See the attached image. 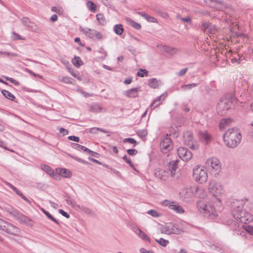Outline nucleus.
<instances>
[{
	"instance_id": "1",
	"label": "nucleus",
	"mask_w": 253,
	"mask_h": 253,
	"mask_svg": "<svg viewBox=\"0 0 253 253\" xmlns=\"http://www.w3.org/2000/svg\"><path fill=\"white\" fill-rule=\"evenodd\" d=\"M223 138L227 147L234 148L240 143L242 135L239 128L234 127L228 129L225 132Z\"/></svg>"
},
{
	"instance_id": "2",
	"label": "nucleus",
	"mask_w": 253,
	"mask_h": 253,
	"mask_svg": "<svg viewBox=\"0 0 253 253\" xmlns=\"http://www.w3.org/2000/svg\"><path fill=\"white\" fill-rule=\"evenodd\" d=\"M232 214L233 217L241 223L247 224L253 220L251 214L246 211L243 210L242 207L238 206L232 210Z\"/></svg>"
},
{
	"instance_id": "3",
	"label": "nucleus",
	"mask_w": 253,
	"mask_h": 253,
	"mask_svg": "<svg viewBox=\"0 0 253 253\" xmlns=\"http://www.w3.org/2000/svg\"><path fill=\"white\" fill-rule=\"evenodd\" d=\"M208 189L209 194L220 202L221 200L219 196L224 193L222 186L219 183L215 181H211L209 183Z\"/></svg>"
},
{
	"instance_id": "4",
	"label": "nucleus",
	"mask_w": 253,
	"mask_h": 253,
	"mask_svg": "<svg viewBox=\"0 0 253 253\" xmlns=\"http://www.w3.org/2000/svg\"><path fill=\"white\" fill-rule=\"evenodd\" d=\"M0 230L14 236H18L20 232L17 227L1 218H0Z\"/></svg>"
},
{
	"instance_id": "5",
	"label": "nucleus",
	"mask_w": 253,
	"mask_h": 253,
	"mask_svg": "<svg viewBox=\"0 0 253 253\" xmlns=\"http://www.w3.org/2000/svg\"><path fill=\"white\" fill-rule=\"evenodd\" d=\"M193 178L200 183H203L207 181L208 179V174L206 170L203 167L197 166L193 170Z\"/></svg>"
},
{
	"instance_id": "6",
	"label": "nucleus",
	"mask_w": 253,
	"mask_h": 253,
	"mask_svg": "<svg viewBox=\"0 0 253 253\" xmlns=\"http://www.w3.org/2000/svg\"><path fill=\"white\" fill-rule=\"evenodd\" d=\"M197 206L201 213L208 214L209 216H216V212L212 206L206 204L203 201H199L197 202Z\"/></svg>"
},
{
	"instance_id": "7",
	"label": "nucleus",
	"mask_w": 253,
	"mask_h": 253,
	"mask_svg": "<svg viewBox=\"0 0 253 253\" xmlns=\"http://www.w3.org/2000/svg\"><path fill=\"white\" fill-rule=\"evenodd\" d=\"M232 103L228 98H221L217 106V111L219 115L223 116L226 114V111L231 108Z\"/></svg>"
},
{
	"instance_id": "8",
	"label": "nucleus",
	"mask_w": 253,
	"mask_h": 253,
	"mask_svg": "<svg viewBox=\"0 0 253 253\" xmlns=\"http://www.w3.org/2000/svg\"><path fill=\"white\" fill-rule=\"evenodd\" d=\"M161 231L162 233L169 235L172 234H180L182 230L178 228L177 225L169 223L163 225L161 227Z\"/></svg>"
},
{
	"instance_id": "9",
	"label": "nucleus",
	"mask_w": 253,
	"mask_h": 253,
	"mask_svg": "<svg viewBox=\"0 0 253 253\" xmlns=\"http://www.w3.org/2000/svg\"><path fill=\"white\" fill-rule=\"evenodd\" d=\"M206 165L209 169L214 174L218 173L221 169L219 161L216 158H211L207 160Z\"/></svg>"
},
{
	"instance_id": "10",
	"label": "nucleus",
	"mask_w": 253,
	"mask_h": 253,
	"mask_svg": "<svg viewBox=\"0 0 253 253\" xmlns=\"http://www.w3.org/2000/svg\"><path fill=\"white\" fill-rule=\"evenodd\" d=\"M160 146L162 152L165 154L173 149L172 142L168 134L162 139Z\"/></svg>"
},
{
	"instance_id": "11",
	"label": "nucleus",
	"mask_w": 253,
	"mask_h": 253,
	"mask_svg": "<svg viewBox=\"0 0 253 253\" xmlns=\"http://www.w3.org/2000/svg\"><path fill=\"white\" fill-rule=\"evenodd\" d=\"M162 204L164 206L168 207L170 210L173 211L177 213L182 214L184 212L183 208L175 202L165 200L162 202Z\"/></svg>"
},
{
	"instance_id": "12",
	"label": "nucleus",
	"mask_w": 253,
	"mask_h": 253,
	"mask_svg": "<svg viewBox=\"0 0 253 253\" xmlns=\"http://www.w3.org/2000/svg\"><path fill=\"white\" fill-rule=\"evenodd\" d=\"M193 187L183 188L179 193V197L181 200L185 202H189L194 196Z\"/></svg>"
},
{
	"instance_id": "13",
	"label": "nucleus",
	"mask_w": 253,
	"mask_h": 253,
	"mask_svg": "<svg viewBox=\"0 0 253 253\" xmlns=\"http://www.w3.org/2000/svg\"><path fill=\"white\" fill-rule=\"evenodd\" d=\"M80 30L87 37L92 39L100 40L102 37V35L100 32L94 29L80 27Z\"/></svg>"
},
{
	"instance_id": "14",
	"label": "nucleus",
	"mask_w": 253,
	"mask_h": 253,
	"mask_svg": "<svg viewBox=\"0 0 253 253\" xmlns=\"http://www.w3.org/2000/svg\"><path fill=\"white\" fill-rule=\"evenodd\" d=\"M177 154L179 158L184 161H188L192 158V154L191 151L184 147H179L177 149Z\"/></svg>"
},
{
	"instance_id": "15",
	"label": "nucleus",
	"mask_w": 253,
	"mask_h": 253,
	"mask_svg": "<svg viewBox=\"0 0 253 253\" xmlns=\"http://www.w3.org/2000/svg\"><path fill=\"white\" fill-rule=\"evenodd\" d=\"M7 211L10 215L14 217L16 219H19L24 223H27L30 219L27 217L19 213L16 210L11 208H8Z\"/></svg>"
},
{
	"instance_id": "16",
	"label": "nucleus",
	"mask_w": 253,
	"mask_h": 253,
	"mask_svg": "<svg viewBox=\"0 0 253 253\" xmlns=\"http://www.w3.org/2000/svg\"><path fill=\"white\" fill-rule=\"evenodd\" d=\"M183 141L185 144L190 145V148L194 149L195 146L193 144V137L191 132L187 131L183 134Z\"/></svg>"
},
{
	"instance_id": "17",
	"label": "nucleus",
	"mask_w": 253,
	"mask_h": 253,
	"mask_svg": "<svg viewBox=\"0 0 253 253\" xmlns=\"http://www.w3.org/2000/svg\"><path fill=\"white\" fill-rule=\"evenodd\" d=\"M21 22L23 25L28 27L30 30L37 32L38 27L29 18L26 17H23L21 19Z\"/></svg>"
},
{
	"instance_id": "18",
	"label": "nucleus",
	"mask_w": 253,
	"mask_h": 253,
	"mask_svg": "<svg viewBox=\"0 0 253 253\" xmlns=\"http://www.w3.org/2000/svg\"><path fill=\"white\" fill-rule=\"evenodd\" d=\"M132 230L141 239L150 242V239L148 236L138 227L133 226Z\"/></svg>"
},
{
	"instance_id": "19",
	"label": "nucleus",
	"mask_w": 253,
	"mask_h": 253,
	"mask_svg": "<svg viewBox=\"0 0 253 253\" xmlns=\"http://www.w3.org/2000/svg\"><path fill=\"white\" fill-rule=\"evenodd\" d=\"M155 175L156 177L165 181L167 180V177L169 175V171L161 169H158L155 170Z\"/></svg>"
},
{
	"instance_id": "20",
	"label": "nucleus",
	"mask_w": 253,
	"mask_h": 253,
	"mask_svg": "<svg viewBox=\"0 0 253 253\" xmlns=\"http://www.w3.org/2000/svg\"><path fill=\"white\" fill-rule=\"evenodd\" d=\"M193 191L194 196L199 198H204L207 195L206 192L201 187L194 186L193 187Z\"/></svg>"
},
{
	"instance_id": "21",
	"label": "nucleus",
	"mask_w": 253,
	"mask_h": 253,
	"mask_svg": "<svg viewBox=\"0 0 253 253\" xmlns=\"http://www.w3.org/2000/svg\"><path fill=\"white\" fill-rule=\"evenodd\" d=\"M157 47L159 48L161 51L167 52L170 55H173L177 52V49L176 48H174L168 46L164 45H158Z\"/></svg>"
},
{
	"instance_id": "22",
	"label": "nucleus",
	"mask_w": 253,
	"mask_h": 253,
	"mask_svg": "<svg viewBox=\"0 0 253 253\" xmlns=\"http://www.w3.org/2000/svg\"><path fill=\"white\" fill-rule=\"evenodd\" d=\"M140 91L139 87L132 88L125 91V95L128 97L134 98L138 96V92Z\"/></svg>"
},
{
	"instance_id": "23",
	"label": "nucleus",
	"mask_w": 253,
	"mask_h": 253,
	"mask_svg": "<svg viewBox=\"0 0 253 253\" xmlns=\"http://www.w3.org/2000/svg\"><path fill=\"white\" fill-rule=\"evenodd\" d=\"M178 160L170 162L169 165V169L168 171H169V174H170L172 177H174L175 175V171L177 168Z\"/></svg>"
},
{
	"instance_id": "24",
	"label": "nucleus",
	"mask_w": 253,
	"mask_h": 253,
	"mask_svg": "<svg viewBox=\"0 0 253 253\" xmlns=\"http://www.w3.org/2000/svg\"><path fill=\"white\" fill-rule=\"evenodd\" d=\"M199 137L200 139L205 141L207 144L211 139V135L207 131H201L199 132Z\"/></svg>"
},
{
	"instance_id": "25",
	"label": "nucleus",
	"mask_w": 253,
	"mask_h": 253,
	"mask_svg": "<svg viewBox=\"0 0 253 253\" xmlns=\"http://www.w3.org/2000/svg\"><path fill=\"white\" fill-rule=\"evenodd\" d=\"M113 31L116 34L121 36L123 33L124 29L122 24H116L114 26Z\"/></svg>"
},
{
	"instance_id": "26",
	"label": "nucleus",
	"mask_w": 253,
	"mask_h": 253,
	"mask_svg": "<svg viewBox=\"0 0 253 253\" xmlns=\"http://www.w3.org/2000/svg\"><path fill=\"white\" fill-rule=\"evenodd\" d=\"M1 92L6 98L11 101H14L15 99L14 95L6 90L2 89L1 90Z\"/></svg>"
},
{
	"instance_id": "27",
	"label": "nucleus",
	"mask_w": 253,
	"mask_h": 253,
	"mask_svg": "<svg viewBox=\"0 0 253 253\" xmlns=\"http://www.w3.org/2000/svg\"><path fill=\"white\" fill-rule=\"evenodd\" d=\"M148 85L152 88H156L159 85V81L155 78L150 79L148 82Z\"/></svg>"
},
{
	"instance_id": "28",
	"label": "nucleus",
	"mask_w": 253,
	"mask_h": 253,
	"mask_svg": "<svg viewBox=\"0 0 253 253\" xmlns=\"http://www.w3.org/2000/svg\"><path fill=\"white\" fill-rule=\"evenodd\" d=\"M96 19L97 21L101 25H105L106 23V21L104 16L102 13H98L96 15Z\"/></svg>"
},
{
	"instance_id": "29",
	"label": "nucleus",
	"mask_w": 253,
	"mask_h": 253,
	"mask_svg": "<svg viewBox=\"0 0 253 253\" xmlns=\"http://www.w3.org/2000/svg\"><path fill=\"white\" fill-rule=\"evenodd\" d=\"M72 63L75 67L77 68L80 67L83 64V62L81 59L80 57L78 56H75L72 59Z\"/></svg>"
},
{
	"instance_id": "30",
	"label": "nucleus",
	"mask_w": 253,
	"mask_h": 253,
	"mask_svg": "<svg viewBox=\"0 0 253 253\" xmlns=\"http://www.w3.org/2000/svg\"><path fill=\"white\" fill-rule=\"evenodd\" d=\"M232 120L230 118L222 119L219 125L220 129H223L226 125L230 124Z\"/></svg>"
},
{
	"instance_id": "31",
	"label": "nucleus",
	"mask_w": 253,
	"mask_h": 253,
	"mask_svg": "<svg viewBox=\"0 0 253 253\" xmlns=\"http://www.w3.org/2000/svg\"><path fill=\"white\" fill-rule=\"evenodd\" d=\"M71 146L73 148L79 151H83L84 152H86V150H87V148L75 143H72L71 144Z\"/></svg>"
},
{
	"instance_id": "32",
	"label": "nucleus",
	"mask_w": 253,
	"mask_h": 253,
	"mask_svg": "<svg viewBox=\"0 0 253 253\" xmlns=\"http://www.w3.org/2000/svg\"><path fill=\"white\" fill-rule=\"evenodd\" d=\"M86 6L88 9L92 12H94L96 10V5L91 1H87L86 2Z\"/></svg>"
},
{
	"instance_id": "33",
	"label": "nucleus",
	"mask_w": 253,
	"mask_h": 253,
	"mask_svg": "<svg viewBox=\"0 0 253 253\" xmlns=\"http://www.w3.org/2000/svg\"><path fill=\"white\" fill-rule=\"evenodd\" d=\"M59 172L61 175L65 177H70L71 176V172L66 169H60Z\"/></svg>"
},
{
	"instance_id": "34",
	"label": "nucleus",
	"mask_w": 253,
	"mask_h": 253,
	"mask_svg": "<svg viewBox=\"0 0 253 253\" xmlns=\"http://www.w3.org/2000/svg\"><path fill=\"white\" fill-rule=\"evenodd\" d=\"M79 207L80 209V210H81L83 211L88 214L89 215L92 216L94 215V212L90 209L87 207L80 206H79Z\"/></svg>"
},
{
	"instance_id": "35",
	"label": "nucleus",
	"mask_w": 253,
	"mask_h": 253,
	"mask_svg": "<svg viewBox=\"0 0 253 253\" xmlns=\"http://www.w3.org/2000/svg\"><path fill=\"white\" fill-rule=\"evenodd\" d=\"M155 241L163 247H166L169 243L168 240H165L162 238L160 239H155Z\"/></svg>"
},
{
	"instance_id": "36",
	"label": "nucleus",
	"mask_w": 253,
	"mask_h": 253,
	"mask_svg": "<svg viewBox=\"0 0 253 253\" xmlns=\"http://www.w3.org/2000/svg\"><path fill=\"white\" fill-rule=\"evenodd\" d=\"M217 29L214 25H211L209 26V27L206 32L209 34L213 35L215 33Z\"/></svg>"
},
{
	"instance_id": "37",
	"label": "nucleus",
	"mask_w": 253,
	"mask_h": 253,
	"mask_svg": "<svg viewBox=\"0 0 253 253\" xmlns=\"http://www.w3.org/2000/svg\"><path fill=\"white\" fill-rule=\"evenodd\" d=\"M244 229L248 233L253 235V226L249 225H243Z\"/></svg>"
},
{
	"instance_id": "38",
	"label": "nucleus",
	"mask_w": 253,
	"mask_h": 253,
	"mask_svg": "<svg viewBox=\"0 0 253 253\" xmlns=\"http://www.w3.org/2000/svg\"><path fill=\"white\" fill-rule=\"evenodd\" d=\"M42 169L46 171L47 173H49V174H51L53 173L52 169L50 168V167L45 165H41Z\"/></svg>"
},
{
	"instance_id": "39",
	"label": "nucleus",
	"mask_w": 253,
	"mask_h": 253,
	"mask_svg": "<svg viewBox=\"0 0 253 253\" xmlns=\"http://www.w3.org/2000/svg\"><path fill=\"white\" fill-rule=\"evenodd\" d=\"M198 85L196 83H193L191 84H187L183 85L182 86V88L184 89V90H189L191 89L193 87H195L197 86Z\"/></svg>"
},
{
	"instance_id": "40",
	"label": "nucleus",
	"mask_w": 253,
	"mask_h": 253,
	"mask_svg": "<svg viewBox=\"0 0 253 253\" xmlns=\"http://www.w3.org/2000/svg\"><path fill=\"white\" fill-rule=\"evenodd\" d=\"M144 16H145V19L148 22H152V23H157V19L152 17V16H151L149 15H148L147 14H144Z\"/></svg>"
},
{
	"instance_id": "41",
	"label": "nucleus",
	"mask_w": 253,
	"mask_h": 253,
	"mask_svg": "<svg viewBox=\"0 0 253 253\" xmlns=\"http://www.w3.org/2000/svg\"><path fill=\"white\" fill-rule=\"evenodd\" d=\"M123 160L125 161V162L128 164L129 166L132 168L133 169H135V167L133 165V164L132 163L130 159L127 157L126 155H125L123 157Z\"/></svg>"
},
{
	"instance_id": "42",
	"label": "nucleus",
	"mask_w": 253,
	"mask_h": 253,
	"mask_svg": "<svg viewBox=\"0 0 253 253\" xmlns=\"http://www.w3.org/2000/svg\"><path fill=\"white\" fill-rule=\"evenodd\" d=\"M69 156L71 158H72L73 159H74V160H75L76 161L79 162H80L83 164H85V165H88L89 164L88 162H87V161H85L79 157H76V156H73V155H69Z\"/></svg>"
},
{
	"instance_id": "43",
	"label": "nucleus",
	"mask_w": 253,
	"mask_h": 253,
	"mask_svg": "<svg viewBox=\"0 0 253 253\" xmlns=\"http://www.w3.org/2000/svg\"><path fill=\"white\" fill-rule=\"evenodd\" d=\"M51 10L59 14H62L63 12V10L60 7L52 6L51 7Z\"/></svg>"
},
{
	"instance_id": "44",
	"label": "nucleus",
	"mask_w": 253,
	"mask_h": 253,
	"mask_svg": "<svg viewBox=\"0 0 253 253\" xmlns=\"http://www.w3.org/2000/svg\"><path fill=\"white\" fill-rule=\"evenodd\" d=\"M210 23L207 22H204L202 23L201 25V29L204 32H206L208 30L209 26L210 25Z\"/></svg>"
},
{
	"instance_id": "45",
	"label": "nucleus",
	"mask_w": 253,
	"mask_h": 253,
	"mask_svg": "<svg viewBox=\"0 0 253 253\" xmlns=\"http://www.w3.org/2000/svg\"><path fill=\"white\" fill-rule=\"evenodd\" d=\"M130 25L133 27L134 28L137 29V30H138V29H140L141 28V25L140 24L137 23V22H135V21H134L133 20H130Z\"/></svg>"
},
{
	"instance_id": "46",
	"label": "nucleus",
	"mask_w": 253,
	"mask_h": 253,
	"mask_svg": "<svg viewBox=\"0 0 253 253\" xmlns=\"http://www.w3.org/2000/svg\"><path fill=\"white\" fill-rule=\"evenodd\" d=\"M3 77L5 79L6 81L10 82V83L13 84L15 85H18L19 84V83L17 81L12 78L5 76H4Z\"/></svg>"
},
{
	"instance_id": "47",
	"label": "nucleus",
	"mask_w": 253,
	"mask_h": 253,
	"mask_svg": "<svg viewBox=\"0 0 253 253\" xmlns=\"http://www.w3.org/2000/svg\"><path fill=\"white\" fill-rule=\"evenodd\" d=\"M93 130H97L104 133H108L109 131L107 130L99 127H93L90 129V132L93 133H96V132H93Z\"/></svg>"
},
{
	"instance_id": "48",
	"label": "nucleus",
	"mask_w": 253,
	"mask_h": 253,
	"mask_svg": "<svg viewBox=\"0 0 253 253\" xmlns=\"http://www.w3.org/2000/svg\"><path fill=\"white\" fill-rule=\"evenodd\" d=\"M86 152H87V153L90 154L91 156H93L97 158H98L100 156V154L99 153L94 152V151H92L88 148H87V150H86Z\"/></svg>"
},
{
	"instance_id": "49",
	"label": "nucleus",
	"mask_w": 253,
	"mask_h": 253,
	"mask_svg": "<svg viewBox=\"0 0 253 253\" xmlns=\"http://www.w3.org/2000/svg\"><path fill=\"white\" fill-rule=\"evenodd\" d=\"M6 184L9 187H10L17 195H19L20 194V193H21L17 188H16L15 186H14L11 184H10L8 182H6Z\"/></svg>"
},
{
	"instance_id": "50",
	"label": "nucleus",
	"mask_w": 253,
	"mask_h": 253,
	"mask_svg": "<svg viewBox=\"0 0 253 253\" xmlns=\"http://www.w3.org/2000/svg\"><path fill=\"white\" fill-rule=\"evenodd\" d=\"M147 213L153 217H159V213L155 210H151L148 211Z\"/></svg>"
},
{
	"instance_id": "51",
	"label": "nucleus",
	"mask_w": 253,
	"mask_h": 253,
	"mask_svg": "<svg viewBox=\"0 0 253 253\" xmlns=\"http://www.w3.org/2000/svg\"><path fill=\"white\" fill-rule=\"evenodd\" d=\"M72 80L73 79L71 78L68 77H64L62 78L61 81L66 83V84H72Z\"/></svg>"
},
{
	"instance_id": "52",
	"label": "nucleus",
	"mask_w": 253,
	"mask_h": 253,
	"mask_svg": "<svg viewBox=\"0 0 253 253\" xmlns=\"http://www.w3.org/2000/svg\"><path fill=\"white\" fill-rule=\"evenodd\" d=\"M65 201L68 205H70L73 207L75 206V202L71 199V198L69 196H66Z\"/></svg>"
},
{
	"instance_id": "53",
	"label": "nucleus",
	"mask_w": 253,
	"mask_h": 253,
	"mask_svg": "<svg viewBox=\"0 0 253 253\" xmlns=\"http://www.w3.org/2000/svg\"><path fill=\"white\" fill-rule=\"evenodd\" d=\"M140 72H144L145 74V76H147L148 72L147 71H146L145 69H140L139 71L137 72V75L138 76L140 77H144V74L140 73Z\"/></svg>"
},
{
	"instance_id": "54",
	"label": "nucleus",
	"mask_w": 253,
	"mask_h": 253,
	"mask_svg": "<svg viewBox=\"0 0 253 253\" xmlns=\"http://www.w3.org/2000/svg\"><path fill=\"white\" fill-rule=\"evenodd\" d=\"M100 109V107L96 104L91 106L89 108V110L93 112H97Z\"/></svg>"
},
{
	"instance_id": "55",
	"label": "nucleus",
	"mask_w": 253,
	"mask_h": 253,
	"mask_svg": "<svg viewBox=\"0 0 253 253\" xmlns=\"http://www.w3.org/2000/svg\"><path fill=\"white\" fill-rule=\"evenodd\" d=\"M127 153L130 156H134L138 153V151L134 149H127L126 150Z\"/></svg>"
},
{
	"instance_id": "56",
	"label": "nucleus",
	"mask_w": 253,
	"mask_h": 253,
	"mask_svg": "<svg viewBox=\"0 0 253 253\" xmlns=\"http://www.w3.org/2000/svg\"><path fill=\"white\" fill-rule=\"evenodd\" d=\"M161 104V102L158 101V100H155L153 103L151 104L150 107L151 109H155L157 106Z\"/></svg>"
},
{
	"instance_id": "57",
	"label": "nucleus",
	"mask_w": 253,
	"mask_h": 253,
	"mask_svg": "<svg viewBox=\"0 0 253 253\" xmlns=\"http://www.w3.org/2000/svg\"><path fill=\"white\" fill-rule=\"evenodd\" d=\"M124 142H128L130 144H135L136 143V140L134 138H125L124 140Z\"/></svg>"
},
{
	"instance_id": "58",
	"label": "nucleus",
	"mask_w": 253,
	"mask_h": 253,
	"mask_svg": "<svg viewBox=\"0 0 253 253\" xmlns=\"http://www.w3.org/2000/svg\"><path fill=\"white\" fill-rule=\"evenodd\" d=\"M167 93H163L159 97H158L155 100H158V101L162 103V101L164 100L165 98L167 97Z\"/></svg>"
},
{
	"instance_id": "59",
	"label": "nucleus",
	"mask_w": 253,
	"mask_h": 253,
	"mask_svg": "<svg viewBox=\"0 0 253 253\" xmlns=\"http://www.w3.org/2000/svg\"><path fill=\"white\" fill-rule=\"evenodd\" d=\"M187 68H183L181 69L179 72H178L177 73V75L179 76H183L186 74V73L187 71Z\"/></svg>"
},
{
	"instance_id": "60",
	"label": "nucleus",
	"mask_w": 253,
	"mask_h": 253,
	"mask_svg": "<svg viewBox=\"0 0 253 253\" xmlns=\"http://www.w3.org/2000/svg\"><path fill=\"white\" fill-rule=\"evenodd\" d=\"M68 139L69 140H72V141H74L77 142H78L80 141L79 137L78 136H72V135L69 136H68Z\"/></svg>"
},
{
	"instance_id": "61",
	"label": "nucleus",
	"mask_w": 253,
	"mask_h": 253,
	"mask_svg": "<svg viewBox=\"0 0 253 253\" xmlns=\"http://www.w3.org/2000/svg\"><path fill=\"white\" fill-rule=\"evenodd\" d=\"M137 134H138V135H139L140 136L144 137L147 135V132L146 130L143 129V130H141L138 131Z\"/></svg>"
},
{
	"instance_id": "62",
	"label": "nucleus",
	"mask_w": 253,
	"mask_h": 253,
	"mask_svg": "<svg viewBox=\"0 0 253 253\" xmlns=\"http://www.w3.org/2000/svg\"><path fill=\"white\" fill-rule=\"evenodd\" d=\"M59 212L63 216H65L67 218H69L70 217V215L67 212L65 211L64 210L62 209L59 210Z\"/></svg>"
},
{
	"instance_id": "63",
	"label": "nucleus",
	"mask_w": 253,
	"mask_h": 253,
	"mask_svg": "<svg viewBox=\"0 0 253 253\" xmlns=\"http://www.w3.org/2000/svg\"><path fill=\"white\" fill-rule=\"evenodd\" d=\"M59 132L61 133H62L63 135H66L69 133V131L67 129H65L63 127H61L59 129Z\"/></svg>"
},
{
	"instance_id": "64",
	"label": "nucleus",
	"mask_w": 253,
	"mask_h": 253,
	"mask_svg": "<svg viewBox=\"0 0 253 253\" xmlns=\"http://www.w3.org/2000/svg\"><path fill=\"white\" fill-rule=\"evenodd\" d=\"M140 252L141 253H153L152 251H147L144 248L140 249Z\"/></svg>"
}]
</instances>
